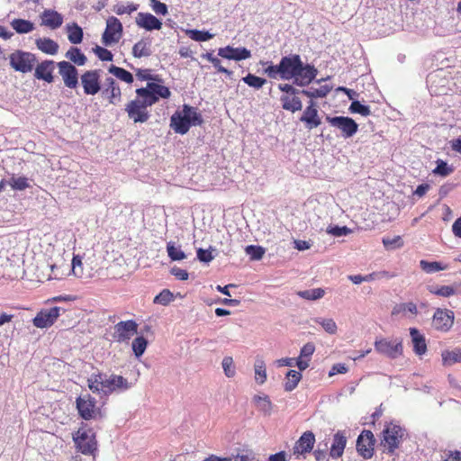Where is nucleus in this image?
<instances>
[{
  "mask_svg": "<svg viewBox=\"0 0 461 461\" xmlns=\"http://www.w3.org/2000/svg\"><path fill=\"white\" fill-rule=\"evenodd\" d=\"M314 443V434L312 431L307 430L303 432L299 439L295 442L293 447V454L297 456H304L312 450Z\"/></svg>",
  "mask_w": 461,
  "mask_h": 461,
  "instance_id": "a211bd4d",
  "label": "nucleus"
},
{
  "mask_svg": "<svg viewBox=\"0 0 461 461\" xmlns=\"http://www.w3.org/2000/svg\"><path fill=\"white\" fill-rule=\"evenodd\" d=\"M347 445V435L343 430L337 431L332 439V444L330 450V456L333 459L342 456L344 449Z\"/></svg>",
  "mask_w": 461,
  "mask_h": 461,
  "instance_id": "412c9836",
  "label": "nucleus"
},
{
  "mask_svg": "<svg viewBox=\"0 0 461 461\" xmlns=\"http://www.w3.org/2000/svg\"><path fill=\"white\" fill-rule=\"evenodd\" d=\"M429 292L434 294L440 295L443 297H449L456 294V290L454 289L453 286H450V285H442L439 288L435 289V290L429 289Z\"/></svg>",
  "mask_w": 461,
  "mask_h": 461,
  "instance_id": "864d4df0",
  "label": "nucleus"
},
{
  "mask_svg": "<svg viewBox=\"0 0 461 461\" xmlns=\"http://www.w3.org/2000/svg\"><path fill=\"white\" fill-rule=\"evenodd\" d=\"M420 268L427 274H433L447 268V266H444L440 262L437 261L429 262L426 260H420Z\"/></svg>",
  "mask_w": 461,
  "mask_h": 461,
  "instance_id": "e433bc0d",
  "label": "nucleus"
},
{
  "mask_svg": "<svg viewBox=\"0 0 461 461\" xmlns=\"http://www.w3.org/2000/svg\"><path fill=\"white\" fill-rule=\"evenodd\" d=\"M8 183L14 190L23 191L30 186L25 176L12 177Z\"/></svg>",
  "mask_w": 461,
  "mask_h": 461,
  "instance_id": "c03bdc74",
  "label": "nucleus"
},
{
  "mask_svg": "<svg viewBox=\"0 0 461 461\" xmlns=\"http://www.w3.org/2000/svg\"><path fill=\"white\" fill-rule=\"evenodd\" d=\"M103 95L108 99L111 104H117L122 100V92L118 83L113 77L105 79Z\"/></svg>",
  "mask_w": 461,
  "mask_h": 461,
  "instance_id": "6ab92c4d",
  "label": "nucleus"
},
{
  "mask_svg": "<svg viewBox=\"0 0 461 461\" xmlns=\"http://www.w3.org/2000/svg\"><path fill=\"white\" fill-rule=\"evenodd\" d=\"M57 66L65 86L70 89L77 88L78 86V72L76 67L68 61H60Z\"/></svg>",
  "mask_w": 461,
  "mask_h": 461,
  "instance_id": "2eb2a0df",
  "label": "nucleus"
},
{
  "mask_svg": "<svg viewBox=\"0 0 461 461\" xmlns=\"http://www.w3.org/2000/svg\"><path fill=\"white\" fill-rule=\"evenodd\" d=\"M383 244L387 249H393L402 246V240L400 236H396L393 239L383 238Z\"/></svg>",
  "mask_w": 461,
  "mask_h": 461,
  "instance_id": "5fc2aeb1",
  "label": "nucleus"
},
{
  "mask_svg": "<svg viewBox=\"0 0 461 461\" xmlns=\"http://www.w3.org/2000/svg\"><path fill=\"white\" fill-rule=\"evenodd\" d=\"M349 111L353 113H359L362 116H368L371 114L370 107L361 104L359 101H352Z\"/></svg>",
  "mask_w": 461,
  "mask_h": 461,
  "instance_id": "37998d69",
  "label": "nucleus"
},
{
  "mask_svg": "<svg viewBox=\"0 0 461 461\" xmlns=\"http://www.w3.org/2000/svg\"><path fill=\"white\" fill-rule=\"evenodd\" d=\"M454 312L447 309H437L432 319L433 327L441 331H447L453 326Z\"/></svg>",
  "mask_w": 461,
  "mask_h": 461,
  "instance_id": "f3484780",
  "label": "nucleus"
},
{
  "mask_svg": "<svg viewBox=\"0 0 461 461\" xmlns=\"http://www.w3.org/2000/svg\"><path fill=\"white\" fill-rule=\"evenodd\" d=\"M203 118L196 108L184 104L181 111H176L170 118V127L176 133L185 134L193 125H201Z\"/></svg>",
  "mask_w": 461,
  "mask_h": 461,
  "instance_id": "20e7f679",
  "label": "nucleus"
},
{
  "mask_svg": "<svg viewBox=\"0 0 461 461\" xmlns=\"http://www.w3.org/2000/svg\"><path fill=\"white\" fill-rule=\"evenodd\" d=\"M186 35L195 41H206L213 37V35L209 32L199 30H187Z\"/></svg>",
  "mask_w": 461,
  "mask_h": 461,
  "instance_id": "ea45409f",
  "label": "nucleus"
},
{
  "mask_svg": "<svg viewBox=\"0 0 461 461\" xmlns=\"http://www.w3.org/2000/svg\"><path fill=\"white\" fill-rule=\"evenodd\" d=\"M302 379V374L300 371L289 370L286 373L284 388L286 392H292L294 390Z\"/></svg>",
  "mask_w": 461,
  "mask_h": 461,
  "instance_id": "cd10ccee",
  "label": "nucleus"
},
{
  "mask_svg": "<svg viewBox=\"0 0 461 461\" xmlns=\"http://www.w3.org/2000/svg\"><path fill=\"white\" fill-rule=\"evenodd\" d=\"M82 258L79 255H75L72 258L71 263V270L75 276L82 277L83 276V267H82Z\"/></svg>",
  "mask_w": 461,
  "mask_h": 461,
  "instance_id": "3c124183",
  "label": "nucleus"
},
{
  "mask_svg": "<svg viewBox=\"0 0 461 461\" xmlns=\"http://www.w3.org/2000/svg\"><path fill=\"white\" fill-rule=\"evenodd\" d=\"M108 71H109V73H111L114 77H116L118 79H120L125 83L131 84L133 82L132 74L122 68L112 65L109 68Z\"/></svg>",
  "mask_w": 461,
  "mask_h": 461,
  "instance_id": "473e14b6",
  "label": "nucleus"
},
{
  "mask_svg": "<svg viewBox=\"0 0 461 461\" xmlns=\"http://www.w3.org/2000/svg\"><path fill=\"white\" fill-rule=\"evenodd\" d=\"M265 72L270 78L294 79V84L298 86L310 85L318 74L317 68L313 65L304 64L298 54L283 57L277 65L268 66Z\"/></svg>",
  "mask_w": 461,
  "mask_h": 461,
  "instance_id": "f257e3e1",
  "label": "nucleus"
},
{
  "mask_svg": "<svg viewBox=\"0 0 461 461\" xmlns=\"http://www.w3.org/2000/svg\"><path fill=\"white\" fill-rule=\"evenodd\" d=\"M272 411V403L267 396L261 397V414L270 415Z\"/></svg>",
  "mask_w": 461,
  "mask_h": 461,
  "instance_id": "052dcab7",
  "label": "nucleus"
},
{
  "mask_svg": "<svg viewBox=\"0 0 461 461\" xmlns=\"http://www.w3.org/2000/svg\"><path fill=\"white\" fill-rule=\"evenodd\" d=\"M36 62V58L30 52L16 50L10 55L11 67L19 72L28 73L31 72Z\"/></svg>",
  "mask_w": 461,
  "mask_h": 461,
  "instance_id": "9d476101",
  "label": "nucleus"
},
{
  "mask_svg": "<svg viewBox=\"0 0 461 461\" xmlns=\"http://www.w3.org/2000/svg\"><path fill=\"white\" fill-rule=\"evenodd\" d=\"M267 461H287L286 453L285 451H280L274 455H271Z\"/></svg>",
  "mask_w": 461,
  "mask_h": 461,
  "instance_id": "774afa93",
  "label": "nucleus"
},
{
  "mask_svg": "<svg viewBox=\"0 0 461 461\" xmlns=\"http://www.w3.org/2000/svg\"><path fill=\"white\" fill-rule=\"evenodd\" d=\"M318 114V110L316 108L315 103L311 100L309 103V106L306 107V109L303 111V113L301 117V121L307 123L310 120L313 119V117H316Z\"/></svg>",
  "mask_w": 461,
  "mask_h": 461,
  "instance_id": "a18cd8bd",
  "label": "nucleus"
},
{
  "mask_svg": "<svg viewBox=\"0 0 461 461\" xmlns=\"http://www.w3.org/2000/svg\"><path fill=\"white\" fill-rule=\"evenodd\" d=\"M113 339L115 341L128 342L138 331V324L133 320L119 321L114 325Z\"/></svg>",
  "mask_w": 461,
  "mask_h": 461,
  "instance_id": "ddd939ff",
  "label": "nucleus"
},
{
  "mask_svg": "<svg viewBox=\"0 0 461 461\" xmlns=\"http://www.w3.org/2000/svg\"><path fill=\"white\" fill-rule=\"evenodd\" d=\"M278 87H279V89L282 92H285V93L290 94V95H292L294 96H295L296 95L301 94V91H302V90H299V89L295 88L294 86L289 85V84H280Z\"/></svg>",
  "mask_w": 461,
  "mask_h": 461,
  "instance_id": "e2e57ef3",
  "label": "nucleus"
},
{
  "mask_svg": "<svg viewBox=\"0 0 461 461\" xmlns=\"http://www.w3.org/2000/svg\"><path fill=\"white\" fill-rule=\"evenodd\" d=\"M245 251L248 255L251 256L252 259H259V246H247Z\"/></svg>",
  "mask_w": 461,
  "mask_h": 461,
  "instance_id": "69168bd1",
  "label": "nucleus"
},
{
  "mask_svg": "<svg viewBox=\"0 0 461 461\" xmlns=\"http://www.w3.org/2000/svg\"><path fill=\"white\" fill-rule=\"evenodd\" d=\"M150 6L157 14L166 15L167 14V5L158 0H150Z\"/></svg>",
  "mask_w": 461,
  "mask_h": 461,
  "instance_id": "4d7b16f0",
  "label": "nucleus"
},
{
  "mask_svg": "<svg viewBox=\"0 0 461 461\" xmlns=\"http://www.w3.org/2000/svg\"><path fill=\"white\" fill-rule=\"evenodd\" d=\"M325 292L321 288L299 291L298 295L305 300H318L323 297Z\"/></svg>",
  "mask_w": 461,
  "mask_h": 461,
  "instance_id": "58836bf2",
  "label": "nucleus"
},
{
  "mask_svg": "<svg viewBox=\"0 0 461 461\" xmlns=\"http://www.w3.org/2000/svg\"><path fill=\"white\" fill-rule=\"evenodd\" d=\"M12 28L20 34L28 33L34 30V24L29 20L14 19L11 22Z\"/></svg>",
  "mask_w": 461,
  "mask_h": 461,
  "instance_id": "c756f323",
  "label": "nucleus"
},
{
  "mask_svg": "<svg viewBox=\"0 0 461 461\" xmlns=\"http://www.w3.org/2000/svg\"><path fill=\"white\" fill-rule=\"evenodd\" d=\"M136 23L139 27L144 28L148 31L160 30L162 27V23L153 14L149 13H139L136 17Z\"/></svg>",
  "mask_w": 461,
  "mask_h": 461,
  "instance_id": "5701e85b",
  "label": "nucleus"
},
{
  "mask_svg": "<svg viewBox=\"0 0 461 461\" xmlns=\"http://www.w3.org/2000/svg\"><path fill=\"white\" fill-rule=\"evenodd\" d=\"M375 349L381 355H384L391 359H395L402 355V339L399 338L394 339H376L375 341Z\"/></svg>",
  "mask_w": 461,
  "mask_h": 461,
  "instance_id": "6e6552de",
  "label": "nucleus"
},
{
  "mask_svg": "<svg viewBox=\"0 0 461 461\" xmlns=\"http://www.w3.org/2000/svg\"><path fill=\"white\" fill-rule=\"evenodd\" d=\"M347 372H348V366L345 364L339 363V364H335L331 367L330 371L329 372V375L332 376L337 374H345Z\"/></svg>",
  "mask_w": 461,
  "mask_h": 461,
  "instance_id": "0e129e2a",
  "label": "nucleus"
},
{
  "mask_svg": "<svg viewBox=\"0 0 461 461\" xmlns=\"http://www.w3.org/2000/svg\"><path fill=\"white\" fill-rule=\"evenodd\" d=\"M170 273L174 276H176V278H177L178 280H182V281L187 280L188 276H189V274L185 269H182L177 267H172L170 270Z\"/></svg>",
  "mask_w": 461,
  "mask_h": 461,
  "instance_id": "bf43d9fd",
  "label": "nucleus"
},
{
  "mask_svg": "<svg viewBox=\"0 0 461 461\" xmlns=\"http://www.w3.org/2000/svg\"><path fill=\"white\" fill-rule=\"evenodd\" d=\"M76 406L79 416L85 420H96L102 417L101 409L96 405V400L90 394L78 396Z\"/></svg>",
  "mask_w": 461,
  "mask_h": 461,
  "instance_id": "423d86ee",
  "label": "nucleus"
},
{
  "mask_svg": "<svg viewBox=\"0 0 461 461\" xmlns=\"http://www.w3.org/2000/svg\"><path fill=\"white\" fill-rule=\"evenodd\" d=\"M167 252L172 261H180L186 258V255L181 249L180 246H176L172 241L167 242Z\"/></svg>",
  "mask_w": 461,
  "mask_h": 461,
  "instance_id": "f704fd0d",
  "label": "nucleus"
},
{
  "mask_svg": "<svg viewBox=\"0 0 461 461\" xmlns=\"http://www.w3.org/2000/svg\"><path fill=\"white\" fill-rule=\"evenodd\" d=\"M138 6H139L138 5L133 4V3H130L127 5L118 4V5H114L113 11L118 15H122L124 14H131V13L135 12L138 9Z\"/></svg>",
  "mask_w": 461,
  "mask_h": 461,
  "instance_id": "de8ad7c7",
  "label": "nucleus"
},
{
  "mask_svg": "<svg viewBox=\"0 0 461 461\" xmlns=\"http://www.w3.org/2000/svg\"><path fill=\"white\" fill-rule=\"evenodd\" d=\"M37 48L43 53L55 55L59 50V44L50 38H39L35 41Z\"/></svg>",
  "mask_w": 461,
  "mask_h": 461,
  "instance_id": "a878e982",
  "label": "nucleus"
},
{
  "mask_svg": "<svg viewBox=\"0 0 461 461\" xmlns=\"http://www.w3.org/2000/svg\"><path fill=\"white\" fill-rule=\"evenodd\" d=\"M122 24L120 20L114 16H110L106 20V28L102 36V42L105 46L117 43L122 36Z\"/></svg>",
  "mask_w": 461,
  "mask_h": 461,
  "instance_id": "9b49d317",
  "label": "nucleus"
},
{
  "mask_svg": "<svg viewBox=\"0 0 461 461\" xmlns=\"http://www.w3.org/2000/svg\"><path fill=\"white\" fill-rule=\"evenodd\" d=\"M197 258L202 261L208 263L213 259V256L210 250L198 249H197Z\"/></svg>",
  "mask_w": 461,
  "mask_h": 461,
  "instance_id": "680f3d73",
  "label": "nucleus"
},
{
  "mask_svg": "<svg viewBox=\"0 0 461 461\" xmlns=\"http://www.w3.org/2000/svg\"><path fill=\"white\" fill-rule=\"evenodd\" d=\"M173 299V294L168 289H164L155 296L153 303L166 306L169 304Z\"/></svg>",
  "mask_w": 461,
  "mask_h": 461,
  "instance_id": "79ce46f5",
  "label": "nucleus"
},
{
  "mask_svg": "<svg viewBox=\"0 0 461 461\" xmlns=\"http://www.w3.org/2000/svg\"><path fill=\"white\" fill-rule=\"evenodd\" d=\"M93 51L98 57V59L102 61H112L113 60V53L105 48H103L101 46H95L93 49Z\"/></svg>",
  "mask_w": 461,
  "mask_h": 461,
  "instance_id": "8fccbe9b",
  "label": "nucleus"
},
{
  "mask_svg": "<svg viewBox=\"0 0 461 461\" xmlns=\"http://www.w3.org/2000/svg\"><path fill=\"white\" fill-rule=\"evenodd\" d=\"M327 232L329 234H331L332 236H335V237H342V236H347L348 234H350L352 232V230L348 228L347 226H330L328 229H327Z\"/></svg>",
  "mask_w": 461,
  "mask_h": 461,
  "instance_id": "603ef678",
  "label": "nucleus"
},
{
  "mask_svg": "<svg viewBox=\"0 0 461 461\" xmlns=\"http://www.w3.org/2000/svg\"><path fill=\"white\" fill-rule=\"evenodd\" d=\"M408 313L413 316L418 313L417 305L412 302L398 303L392 310V315L408 317Z\"/></svg>",
  "mask_w": 461,
  "mask_h": 461,
  "instance_id": "bb28decb",
  "label": "nucleus"
},
{
  "mask_svg": "<svg viewBox=\"0 0 461 461\" xmlns=\"http://www.w3.org/2000/svg\"><path fill=\"white\" fill-rule=\"evenodd\" d=\"M150 53V42L146 39H141L132 47V55L135 58L148 57Z\"/></svg>",
  "mask_w": 461,
  "mask_h": 461,
  "instance_id": "c85d7f7f",
  "label": "nucleus"
},
{
  "mask_svg": "<svg viewBox=\"0 0 461 461\" xmlns=\"http://www.w3.org/2000/svg\"><path fill=\"white\" fill-rule=\"evenodd\" d=\"M221 366L227 377H233L236 374L234 362L231 357H225L222 359Z\"/></svg>",
  "mask_w": 461,
  "mask_h": 461,
  "instance_id": "49530a36",
  "label": "nucleus"
},
{
  "mask_svg": "<svg viewBox=\"0 0 461 461\" xmlns=\"http://www.w3.org/2000/svg\"><path fill=\"white\" fill-rule=\"evenodd\" d=\"M68 40L73 44H78L83 40V31L77 23L68 27Z\"/></svg>",
  "mask_w": 461,
  "mask_h": 461,
  "instance_id": "4c0bfd02",
  "label": "nucleus"
},
{
  "mask_svg": "<svg viewBox=\"0 0 461 461\" xmlns=\"http://www.w3.org/2000/svg\"><path fill=\"white\" fill-rule=\"evenodd\" d=\"M63 17L60 14L54 10H45L41 14V24L50 27V29H57L61 26Z\"/></svg>",
  "mask_w": 461,
  "mask_h": 461,
  "instance_id": "393cba45",
  "label": "nucleus"
},
{
  "mask_svg": "<svg viewBox=\"0 0 461 461\" xmlns=\"http://www.w3.org/2000/svg\"><path fill=\"white\" fill-rule=\"evenodd\" d=\"M80 81L84 93L87 95H95L101 90L100 71L97 69L83 73Z\"/></svg>",
  "mask_w": 461,
  "mask_h": 461,
  "instance_id": "4468645a",
  "label": "nucleus"
},
{
  "mask_svg": "<svg viewBox=\"0 0 461 461\" xmlns=\"http://www.w3.org/2000/svg\"><path fill=\"white\" fill-rule=\"evenodd\" d=\"M281 102L285 110L291 111L293 113L302 110L303 107L302 102L297 96H282Z\"/></svg>",
  "mask_w": 461,
  "mask_h": 461,
  "instance_id": "7c9ffc66",
  "label": "nucleus"
},
{
  "mask_svg": "<svg viewBox=\"0 0 461 461\" xmlns=\"http://www.w3.org/2000/svg\"><path fill=\"white\" fill-rule=\"evenodd\" d=\"M321 325L324 330L330 334H335L337 331V324L332 319L319 318L315 321Z\"/></svg>",
  "mask_w": 461,
  "mask_h": 461,
  "instance_id": "09e8293b",
  "label": "nucleus"
},
{
  "mask_svg": "<svg viewBox=\"0 0 461 461\" xmlns=\"http://www.w3.org/2000/svg\"><path fill=\"white\" fill-rule=\"evenodd\" d=\"M375 438L370 430H364L357 439V450L365 459H369L374 455Z\"/></svg>",
  "mask_w": 461,
  "mask_h": 461,
  "instance_id": "dca6fc26",
  "label": "nucleus"
},
{
  "mask_svg": "<svg viewBox=\"0 0 461 461\" xmlns=\"http://www.w3.org/2000/svg\"><path fill=\"white\" fill-rule=\"evenodd\" d=\"M441 357L444 366H452L456 363H461V349L455 348L452 351H443Z\"/></svg>",
  "mask_w": 461,
  "mask_h": 461,
  "instance_id": "2f4dec72",
  "label": "nucleus"
},
{
  "mask_svg": "<svg viewBox=\"0 0 461 461\" xmlns=\"http://www.w3.org/2000/svg\"><path fill=\"white\" fill-rule=\"evenodd\" d=\"M66 57L77 66L86 64L87 59L77 47H71L66 53Z\"/></svg>",
  "mask_w": 461,
  "mask_h": 461,
  "instance_id": "72a5a7b5",
  "label": "nucleus"
},
{
  "mask_svg": "<svg viewBox=\"0 0 461 461\" xmlns=\"http://www.w3.org/2000/svg\"><path fill=\"white\" fill-rule=\"evenodd\" d=\"M73 440L77 449L82 454L95 456L98 447L96 436L93 429L86 424L82 423V426L73 435Z\"/></svg>",
  "mask_w": 461,
  "mask_h": 461,
  "instance_id": "39448f33",
  "label": "nucleus"
},
{
  "mask_svg": "<svg viewBox=\"0 0 461 461\" xmlns=\"http://www.w3.org/2000/svg\"><path fill=\"white\" fill-rule=\"evenodd\" d=\"M87 386L94 393L109 396L128 391L131 388V383L122 375L98 371L87 378Z\"/></svg>",
  "mask_w": 461,
  "mask_h": 461,
  "instance_id": "7ed1b4c3",
  "label": "nucleus"
},
{
  "mask_svg": "<svg viewBox=\"0 0 461 461\" xmlns=\"http://www.w3.org/2000/svg\"><path fill=\"white\" fill-rule=\"evenodd\" d=\"M55 62L53 60H44L35 68L34 77L37 79L44 80L48 83L54 81L53 72Z\"/></svg>",
  "mask_w": 461,
  "mask_h": 461,
  "instance_id": "aec40b11",
  "label": "nucleus"
},
{
  "mask_svg": "<svg viewBox=\"0 0 461 461\" xmlns=\"http://www.w3.org/2000/svg\"><path fill=\"white\" fill-rule=\"evenodd\" d=\"M410 335L414 353L418 356L424 355L427 351L425 337L416 328H410Z\"/></svg>",
  "mask_w": 461,
  "mask_h": 461,
  "instance_id": "b1692460",
  "label": "nucleus"
},
{
  "mask_svg": "<svg viewBox=\"0 0 461 461\" xmlns=\"http://www.w3.org/2000/svg\"><path fill=\"white\" fill-rule=\"evenodd\" d=\"M61 308L54 306L50 309L41 310L32 319V324L39 329H47L51 327L59 319Z\"/></svg>",
  "mask_w": 461,
  "mask_h": 461,
  "instance_id": "f8f14e48",
  "label": "nucleus"
},
{
  "mask_svg": "<svg viewBox=\"0 0 461 461\" xmlns=\"http://www.w3.org/2000/svg\"><path fill=\"white\" fill-rule=\"evenodd\" d=\"M136 77L138 79L140 80H153V81H158V76H154L151 74V70L150 69H141V68H138L137 71H136Z\"/></svg>",
  "mask_w": 461,
  "mask_h": 461,
  "instance_id": "6e6d98bb",
  "label": "nucleus"
},
{
  "mask_svg": "<svg viewBox=\"0 0 461 461\" xmlns=\"http://www.w3.org/2000/svg\"><path fill=\"white\" fill-rule=\"evenodd\" d=\"M315 351V346L312 342H308L300 350V357L301 358H308L310 359L312 354Z\"/></svg>",
  "mask_w": 461,
  "mask_h": 461,
  "instance_id": "13d9d810",
  "label": "nucleus"
},
{
  "mask_svg": "<svg viewBox=\"0 0 461 461\" xmlns=\"http://www.w3.org/2000/svg\"><path fill=\"white\" fill-rule=\"evenodd\" d=\"M327 122L333 127L340 131V135L344 139L353 137L358 130V124L348 116H327Z\"/></svg>",
  "mask_w": 461,
  "mask_h": 461,
  "instance_id": "1a4fd4ad",
  "label": "nucleus"
},
{
  "mask_svg": "<svg viewBox=\"0 0 461 461\" xmlns=\"http://www.w3.org/2000/svg\"><path fill=\"white\" fill-rule=\"evenodd\" d=\"M243 80L250 86H254L256 88L259 87V77L249 74L243 78Z\"/></svg>",
  "mask_w": 461,
  "mask_h": 461,
  "instance_id": "338daca9",
  "label": "nucleus"
},
{
  "mask_svg": "<svg viewBox=\"0 0 461 461\" xmlns=\"http://www.w3.org/2000/svg\"><path fill=\"white\" fill-rule=\"evenodd\" d=\"M218 55L223 59L242 60L250 57V52L245 48H233L227 46L225 48H220Z\"/></svg>",
  "mask_w": 461,
  "mask_h": 461,
  "instance_id": "4be33fe9",
  "label": "nucleus"
},
{
  "mask_svg": "<svg viewBox=\"0 0 461 461\" xmlns=\"http://www.w3.org/2000/svg\"><path fill=\"white\" fill-rule=\"evenodd\" d=\"M436 163L437 167L433 169L435 175L447 176L454 171L453 167L448 166L447 163L442 159H438Z\"/></svg>",
  "mask_w": 461,
  "mask_h": 461,
  "instance_id": "a19ab883",
  "label": "nucleus"
},
{
  "mask_svg": "<svg viewBox=\"0 0 461 461\" xmlns=\"http://www.w3.org/2000/svg\"><path fill=\"white\" fill-rule=\"evenodd\" d=\"M148 346V340L143 336H139L132 340L131 348L136 357H141Z\"/></svg>",
  "mask_w": 461,
  "mask_h": 461,
  "instance_id": "c9c22d12",
  "label": "nucleus"
},
{
  "mask_svg": "<svg viewBox=\"0 0 461 461\" xmlns=\"http://www.w3.org/2000/svg\"><path fill=\"white\" fill-rule=\"evenodd\" d=\"M137 98L129 102L125 107L128 117L135 123L146 122L149 119L148 107L155 104L159 98L167 99L171 92L168 87L151 82L146 87L136 89Z\"/></svg>",
  "mask_w": 461,
  "mask_h": 461,
  "instance_id": "f03ea898",
  "label": "nucleus"
},
{
  "mask_svg": "<svg viewBox=\"0 0 461 461\" xmlns=\"http://www.w3.org/2000/svg\"><path fill=\"white\" fill-rule=\"evenodd\" d=\"M405 436V429L400 425L390 422L385 425L383 430V441L387 447L389 453H393L397 449Z\"/></svg>",
  "mask_w": 461,
  "mask_h": 461,
  "instance_id": "0eeeda50",
  "label": "nucleus"
}]
</instances>
